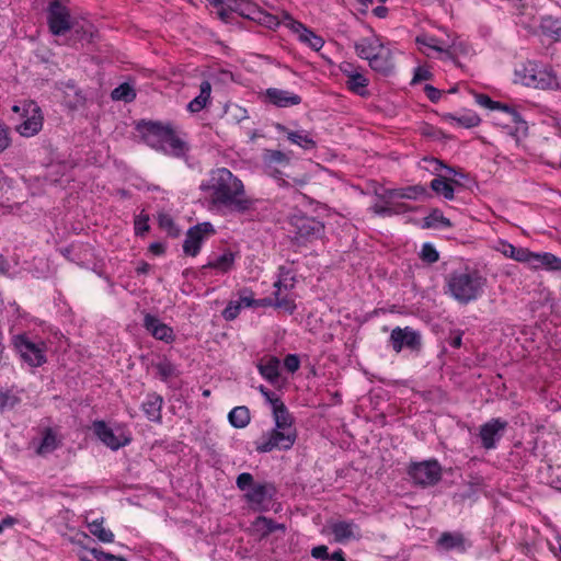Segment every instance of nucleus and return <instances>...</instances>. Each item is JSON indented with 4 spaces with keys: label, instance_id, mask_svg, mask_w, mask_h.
I'll list each match as a JSON object with an SVG mask.
<instances>
[{
    "label": "nucleus",
    "instance_id": "423d86ee",
    "mask_svg": "<svg viewBox=\"0 0 561 561\" xmlns=\"http://www.w3.org/2000/svg\"><path fill=\"white\" fill-rule=\"evenodd\" d=\"M236 483L241 491H245L244 497L247 502L255 505H261L265 501L271 500L276 493V489L272 483H255L253 476L249 472L240 473Z\"/></svg>",
    "mask_w": 561,
    "mask_h": 561
},
{
    "label": "nucleus",
    "instance_id": "473e14b6",
    "mask_svg": "<svg viewBox=\"0 0 561 561\" xmlns=\"http://www.w3.org/2000/svg\"><path fill=\"white\" fill-rule=\"evenodd\" d=\"M345 84L350 91L358 94L359 96H366L369 94L367 90L368 79L360 72H351Z\"/></svg>",
    "mask_w": 561,
    "mask_h": 561
},
{
    "label": "nucleus",
    "instance_id": "09e8293b",
    "mask_svg": "<svg viewBox=\"0 0 561 561\" xmlns=\"http://www.w3.org/2000/svg\"><path fill=\"white\" fill-rule=\"evenodd\" d=\"M420 257L423 262L432 264L438 261L439 254L431 243H424L420 253Z\"/></svg>",
    "mask_w": 561,
    "mask_h": 561
},
{
    "label": "nucleus",
    "instance_id": "b1692460",
    "mask_svg": "<svg viewBox=\"0 0 561 561\" xmlns=\"http://www.w3.org/2000/svg\"><path fill=\"white\" fill-rule=\"evenodd\" d=\"M65 85V103L71 111H76L83 107L87 102V98L82 90L77 87L73 80H69L64 83Z\"/></svg>",
    "mask_w": 561,
    "mask_h": 561
},
{
    "label": "nucleus",
    "instance_id": "cd10ccee",
    "mask_svg": "<svg viewBox=\"0 0 561 561\" xmlns=\"http://www.w3.org/2000/svg\"><path fill=\"white\" fill-rule=\"evenodd\" d=\"M163 399L160 394L149 393L142 403V410L147 417L152 422H161V409Z\"/></svg>",
    "mask_w": 561,
    "mask_h": 561
},
{
    "label": "nucleus",
    "instance_id": "1a4fd4ad",
    "mask_svg": "<svg viewBox=\"0 0 561 561\" xmlns=\"http://www.w3.org/2000/svg\"><path fill=\"white\" fill-rule=\"evenodd\" d=\"M408 473L415 484L422 486L434 485L440 480L442 468L436 460L412 462Z\"/></svg>",
    "mask_w": 561,
    "mask_h": 561
},
{
    "label": "nucleus",
    "instance_id": "72a5a7b5",
    "mask_svg": "<svg viewBox=\"0 0 561 561\" xmlns=\"http://www.w3.org/2000/svg\"><path fill=\"white\" fill-rule=\"evenodd\" d=\"M540 30L543 35L554 39L561 41V21L552 16H545L540 22Z\"/></svg>",
    "mask_w": 561,
    "mask_h": 561
},
{
    "label": "nucleus",
    "instance_id": "4be33fe9",
    "mask_svg": "<svg viewBox=\"0 0 561 561\" xmlns=\"http://www.w3.org/2000/svg\"><path fill=\"white\" fill-rule=\"evenodd\" d=\"M533 81L535 82V84H531L534 89L556 90L559 88V81L553 70L539 64Z\"/></svg>",
    "mask_w": 561,
    "mask_h": 561
},
{
    "label": "nucleus",
    "instance_id": "39448f33",
    "mask_svg": "<svg viewBox=\"0 0 561 561\" xmlns=\"http://www.w3.org/2000/svg\"><path fill=\"white\" fill-rule=\"evenodd\" d=\"M12 110L16 113L21 112L23 121L16 126V131L21 136L32 137L41 131L44 117L35 101H23L20 105H14Z\"/></svg>",
    "mask_w": 561,
    "mask_h": 561
},
{
    "label": "nucleus",
    "instance_id": "79ce46f5",
    "mask_svg": "<svg viewBox=\"0 0 561 561\" xmlns=\"http://www.w3.org/2000/svg\"><path fill=\"white\" fill-rule=\"evenodd\" d=\"M234 262V255L231 252L224 253L216 260L208 262L206 265H204V268H215L219 270L221 272H228Z\"/></svg>",
    "mask_w": 561,
    "mask_h": 561
},
{
    "label": "nucleus",
    "instance_id": "338daca9",
    "mask_svg": "<svg viewBox=\"0 0 561 561\" xmlns=\"http://www.w3.org/2000/svg\"><path fill=\"white\" fill-rule=\"evenodd\" d=\"M260 392L265 398V400L273 407V402H276L275 400H282L279 397H277L273 391L268 390L264 386L259 387Z\"/></svg>",
    "mask_w": 561,
    "mask_h": 561
},
{
    "label": "nucleus",
    "instance_id": "5701e85b",
    "mask_svg": "<svg viewBox=\"0 0 561 561\" xmlns=\"http://www.w3.org/2000/svg\"><path fill=\"white\" fill-rule=\"evenodd\" d=\"M190 150V145L181 139L174 128H172L165 141V151L162 152L178 159L187 160Z\"/></svg>",
    "mask_w": 561,
    "mask_h": 561
},
{
    "label": "nucleus",
    "instance_id": "774afa93",
    "mask_svg": "<svg viewBox=\"0 0 561 561\" xmlns=\"http://www.w3.org/2000/svg\"><path fill=\"white\" fill-rule=\"evenodd\" d=\"M373 210L375 214L380 216H392V206L390 205H379L376 204L373 206Z\"/></svg>",
    "mask_w": 561,
    "mask_h": 561
},
{
    "label": "nucleus",
    "instance_id": "6e6552de",
    "mask_svg": "<svg viewBox=\"0 0 561 561\" xmlns=\"http://www.w3.org/2000/svg\"><path fill=\"white\" fill-rule=\"evenodd\" d=\"M172 128L171 124L151 121H142L137 125L142 141L157 151H165V141Z\"/></svg>",
    "mask_w": 561,
    "mask_h": 561
},
{
    "label": "nucleus",
    "instance_id": "2eb2a0df",
    "mask_svg": "<svg viewBox=\"0 0 561 561\" xmlns=\"http://www.w3.org/2000/svg\"><path fill=\"white\" fill-rule=\"evenodd\" d=\"M474 98L479 105L491 110H499L506 114L508 122L515 124L516 131H525L527 129V123L522 118L520 114L514 107L492 101L488 95L484 94H476Z\"/></svg>",
    "mask_w": 561,
    "mask_h": 561
},
{
    "label": "nucleus",
    "instance_id": "de8ad7c7",
    "mask_svg": "<svg viewBox=\"0 0 561 561\" xmlns=\"http://www.w3.org/2000/svg\"><path fill=\"white\" fill-rule=\"evenodd\" d=\"M231 3V1L229 0H214L213 1V4L215 8H217V13L219 15V18L228 23V22H231V20L233 19V14L236 13V10H231L228 4Z\"/></svg>",
    "mask_w": 561,
    "mask_h": 561
},
{
    "label": "nucleus",
    "instance_id": "5fc2aeb1",
    "mask_svg": "<svg viewBox=\"0 0 561 561\" xmlns=\"http://www.w3.org/2000/svg\"><path fill=\"white\" fill-rule=\"evenodd\" d=\"M240 310H241V302H238V301H230L227 307L224 309L222 311V317L227 320V321H231V320H234L239 313H240Z\"/></svg>",
    "mask_w": 561,
    "mask_h": 561
},
{
    "label": "nucleus",
    "instance_id": "a878e982",
    "mask_svg": "<svg viewBox=\"0 0 561 561\" xmlns=\"http://www.w3.org/2000/svg\"><path fill=\"white\" fill-rule=\"evenodd\" d=\"M276 402H273V417L275 421V427H278L280 430H296L294 427V417L290 414L289 410L285 405V403L282 400H275Z\"/></svg>",
    "mask_w": 561,
    "mask_h": 561
},
{
    "label": "nucleus",
    "instance_id": "6ab92c4d",
    "mask_svg": "<svg viewBox=\"0 0 561 561\" xmlns=\"http://www.w3.org/2000/svg\"><path fill=\"white\" fill-rule=\"evenodd\" d=\"M331 534L336 542L343 543L360 537L359 527L353 520H337L330 524Z\"/></svg>",
    "mask_w": 561,
    "mask_h": 561
},
{
    "label": "nucleus",
    "instance_id": "f03ea898",
    "mask_svg": "<svg viewBox=\"0 0 561 561\" xmlns=\"http://www.w3.org/2000/svg\"><path fill=\"white\" fill-rule=\"evenodd\" d=\"M495 250L505 257L526 264L531 270L543 268L551 272H561V257L550 252H531L527 248L515 247L505 240H500Z\"/></svg>",
    "mask_w": 561,
    "mask_h": 561
},
{
    "label": "nucleus",
    "instance_id": "20e7f679",
    "mask_svg": "<svg viewBox=\"0 0 561 561\" xmlns=\"http://www.w3.org/2000/svg\"><path fill=\"white\" fill-rule=\"evenodd\" d=\"M486 277L477 268H466L458 275V302L469 304L477 300L484 291Z\"/></svg>",
    "mask_w": 561,
    "mask_h": 561
},
{
    "label": "nucleus",
    "instance_id": "8fccbe9b",
    "mask_svg": "<svg viewBox=\"0 0 561 561\" xmlns=\"http://www.w3.org/2000/svg\"><path fill=\"white\" fill-rule=\"evenodd\" d=\"M159 226L162 229H165L171 237H178L180 234V229L175 226L173 219L167 214L159 215Z\"/></svg>",
    "mask_w": 561,
    "mask_h": 561
},
{
    "label": "nucleus",
    "instance_id": "c03bdc74",
    "mask_svg": "<svg viewBox=\"0 0 561 561\" xmlns=\"http://www.w3.org/2000/svg\"><path fill=\"white\" fill-rule=\"evenodd\" d=\"M420 196H428L427 190L423 185H412L399 188L398 198L416 199Z\"/></svg>",
    "mask_w": 561,
    "mask_h": 561
},
{
    "label": "nucleus",
    "instance_id": "7ed1b4c3",
    "mask_svg": "<svg viewBox=\"0 0 561 561\" xmlns=\"http://www.w3.org/2000/svg\"><path fill=\"white\" fill-rule=\"evenodd\" d=\"M291 241L297 245H306L324 234V225L306 215H293L289 219Z\"/></svg>",
    "mask_w": 561,
    "mask_h": 561
},
{
    "label": "nucleus",
    "instance_id": "a18cd8bd",
    "mask_svg": "<svg viewBox=\"0 0 561 561\" xmlns=\"http://www.w3.org/2000/svg\"><path fill=\"white\" fill-rule=\"evenodd\" d=\"M481 119L477 113L470 110H462L458 113V125L472 128L480 124Z\"/></svg>",
    "mask_w": 561,
    "mask_h": 561
},
{
    "label": "nucleus",
    "instance_id": "680f3d73",
    "mask_svg": "<svg viewBox=\"0 0 561 561\" xmlns=\"http://www.w3.org/2000/svg\"><path fill=\"white\" fill-rule=\"evenodd\" d=\"M161 323V321L150 314V313H146L145 318H144V327L146 328L147 331H149L151 334H153L154 332V328H158V325Z\"/></svg>",
    "mask_w": 561,
    "mask_h": 561
},
{
    "label": "nucleus",
    "instance_id": "4d7b16f0",
    "mask_svg": "<svg viewBox=\"0 0 561 561\" xmlns=\"http://www.w3.org/2000/svg\"><path fill=\"white\" fill-rule=\"evenodd\" d=\"M11 145L9 128L0 122V153Z\"/></svg>",
    "mask_w": 561,
    "mask_h": 561
},
{
    "label": "nucleus",
    "instance_id": "bb28decb",
    "mask_svg": "<svg viewBox=\"0 0 561 561\" xmlns=\"http://www.w3.org/2000/svg\"><path fill=\"white\" fill-rule=\"evenodd\" d=\"M279 365L280 360L275 356H271L265 362L262 359L257 364V369L263 378L270 383L275 385L279 378Z\"/></svg>",
    "mask_w": 561,
    "mask_h": 561
},
{
    "label": "nucleus",
    "instance_id": "c85d7f7f",
    "mask_svg": "<svg viewBox=\"0 0 561 561\" xmlns=\"http://www.w3.org/2000/svg\"><path fill=\"white\" fill-rule=\"evenodd\" d=\"M382 45L380 39L376 35H373L370 38H363L360 42H355L354 48L358 57L369 60Z\"/></svg>",
    "mask_w": 561,
    "mask_h": 561
},
{
    "label": "nucleus",
    "instance_id": "4c0bfd02",
    "mask_svg": "<svg viewBox=\"0 0 561 561\" xmlns=\"http://www.w3.org/2000/svg\"><path fill=\"white\" fill-rule=\"evenodd\" d=\"M111 96L115 101L129 103L136 99V91L129 83L124 82L112 91Z\"/></svg>",
    "mask_w": 561,
    "mask_h": 561
},
{
    "label": "nucleus",
    "instance_id": "f257e3e1",
    "mask_svg": "<svg viewBox=\"0 0 561 561\" xmlns=\"http://www.w3.org/2000/svg\"><path fill=\"white\" fill-rule=\"evenodd\" d=\"M199 190L208 194L213 208L238 214L254 209L255 201L248 196L243 182L227 168L211 170L208 179L199 185Z\"/></svg>",
    "mask_w": 561,
    "mask_h": 561
},
{
    "label": "nucleus",
    "instance_id": "49530a36",
    "mask_svg": "<svg viewBox=\"0 0 561 561\" xmlns=\"http://www.w3.org/2000/svg\"><path fill=\"white\" fill-rule=\"evenodd\" d=\"M256 524L263 526L264 535H270L278 530L285 533L286 530V526L284 524L277 523L274 519L266 516H259L256 519Z\"/></svg>",
    "mask_w": 561,
    "mask_h": 561
},
{
    "label": "nucleus",
    "instance_id": "e433bc0d",
    "mask_svg": "<svg viewBox=\"0 0 561 561\" xmlns=\"http://www.w3.org/2000/svg\"><path fill=\"white\" fill-rule=\"evenodd\" d=\"M58 447L57 436L50 427H46L43 432L42 442L37 448L41 455L49 454Z\"/></svg>",
    "mask_w": 561,
    "mask_h": 561
},
{
    "label": "nucleus",
    "instance_id": "f704fd0d",
    "mask_svg": "<svg viewBox=\"0 0 561 561\" xmlns=\"http://www.w3.org/2000/svg\"><path fill=\"white\" fill-rule=\"evenodd\" d=\"M451 221L444 217L442 210L435 208L431 211L428 216H426L423 219V229H431V228H449L451 227Z\"/></svg>",
    "mask_w": 561,
    "mask_h": 561
},
{
    "label": "nucleus",
    "instance_id": "7c9ffc66",
    "mask_svg": "<svg viewBox=\"0 0 561 561\" xmlns=\"http://www.w3.org/2000/svg\"><path fill=\"white\" fill-rule=\"evenodd\" d=\"M211 93V84L208 80L202 81L199 94L187 104V111L191 113L201 112L208 103Z\"/></svg>",
    "mask_w": 561,
    "mask_h": 561
},
{
    "label": "nucleus",
    "instance_id": "a211bd4d",
    "mask_svg": "<svg viewBox=\"0 0 561 561\" xmlns=\"http://www.w3.org/2000/svg\"><path fill=\"white\" fill-rule=\"evenodd\" d=\"M390 341L392 348L397 353L401 352L403 346H407L411 350H419L421 346L420 334L411 330L409 327L404 329L399 327L394 328L391 332Z\"/></svg>",
    "mask_w": 561,
    "mask_h": 561
},
{
    "label": "nucleus",
    "instance_id": "37998d69",
    "mask_svg": "<svg viewBox=\"0 0 561 561\" xmlns=\"http://www.w3.org/2000/svg\"><path fill=\"white\" fill-rule=\"evenodd\" d=\"M77 556L80 561H106L107 552L96 548L83 547V549L78 550Z\"/></svg>",
    "mask_w": 561,
    "mask_h": 561
},
{
    "label": "nucleus",
    "instance_id": "c756f323",
    "mask_svg": "<svg viewBox=\"0 0 561 561\" xmlns=\"http://www.w3.org/2000/svg\"><path fill=\"white\" fill-rule=\"evenodd\" d=\"M537 65V62L530 60L519 64L515 69V81L531 88V84H535L533 77L536 73Z\"/></svg>",
    "mask_w": 561,
    "mask_h": 561
},
{
    "label": "nucleus",
    "instance_id": "a19ab883",
    "mask_svg": "<svg viewBox=\"0 0 561 561\" xmlns=\"http://www.w3.org/2000/svg\"><path fill=\"white\" fill-rule=\"evenodd\" d=\"M153 367L157 371V376L162 381H168L170 378L175 377L178 375L176 367L167 358L153 364Z\"/></svg>",
    "mask_w": 561,
    "mask_h": 561
},
{
    "label": "nucleus",
    "instance_id": "ddd939ff",
    "mask_svg": "<svg viewBox=\"0 0 561 561\" xmlns=\"http://www.w3.org/2000/svg\"><path fill=\"white\" fill-rule=\"evenodd\" d=\"M424 160L426 162H430L433 168V171L435 173H437L436 178L433 179L431 182V188L436 194L443 195L447 199H453L454 198L453 185L448 182V180L445 175H443L438 172L442 171L443 169H446L449 173H456V170L451 167H446L445 164H443L442 161L434 159V158L424 159Z\"/></svg>",
    "mask_w": 561,
    "mask_h": 561
},
{
    "label": "nucleus",
    "instance_id": "393cba45",
    "mask_svg": "<svg viewBox=\"0 0 561 561\" xmlns=\"http://www.w3.org/2000/svg\"><path fill=\"white\" fill-rule=\"evenodd\" d=\"M419 45V49L427 57H432L434 53L444 55V58L454 59L453 53L449 49H444L438 45V39L435 37L421 35L415 39Z\"/></svg>",
    "mask_w": 561,
    "mask_h": 561
},
{
    "label": "nucleus",
    "instance_id": "2f4dec72",
    "mask_svg": "<svg viewBox=\"0 0 561 561\" xmlns=\"http://www.w3.org/2000/svg\"><path fill=\"white\" fill-rule=\"evenodd\" d=\"M276 128L282 133H286L287 139L290 142L298 145L306 150L314 149L317 146L316 141L308 134L289 130L287 127L280 124H278Z\"/></svg>",
    "mask_w": 561,
    "mask_h": 561
},
{
    "label": "nucleus",
    "instance_id": "f3484780",
    "mask_svg": "<svg viewBox=\"0 0 561 561\" xmlns=\"http://www.w3.org/2000/svg\"><path fill=\"white\" fill-rule=\"evenodd\" d=\"M93 432L103 444L113 450L130 443V437L124 434L116 435L104 421H95L93 423Z\"/></svg>",
    "mask_w": 561,
    "mask_h": 561
},
{
    "label": "nucleus",
    "instance_id": "9d476101",
    "mask_svg": "<svg viewBox=\"0 0 561 561\" xmlns=\"http://www.w3.org/2000/svg\"><path fill=\"white\" fill-rule=\"evenodd\" d=\"M13 343L21 357L31 366L38 367L46 362L44 344L33 343L25 334L14 336Z\"/></svg>",
    "mask_w": 561,
    "mask_h": 561
},
{
    "label": "nucleus",
    "instance_id": "4468645a",
    "mask_svg": "<svg viewBox=\"0 0 561 561\" xmlns=\"http://www.w3.org/2000/svg\"><path fill=\"white\" fill-rule=\"evenodd\" d=\"M284 25L298 34L299 41L307 44L312 49L320 50L323 47V38L307 28L302 23L296 21L289 13H284Z\"/></svg>",
    "mask_w": 561,
    "mask_h": 561
},
{
    "label": "nucleus",
    "instance_id": "603ef678",
    "mask_svg": "<svg viewBox=\"0 0 561 561\" xmlns=\"http://www.w3.org/2000/svg\"><path fill=\"white\" fill-rule=\"evenodd\" d=\"M152 336L167 343L173 341L174 339L173 330L162 322L158 325V328H154Z\"/></svg>",
    "mask_w": 561,
    "mask_h": 561
},
{
    "label": "nucleus",
    "instance_id": "864d4df0",
    "mask_svg": "<svg viewBox=\"0 0 561 561\" xmlns=\"http://www.w3.org/2000/svg\"><path fill=\"white\" fill-rule=\"evenodd\" d=\"M20 402L19 397L10 391L0 390V410L12 409Z\"/></svg>",
    "mask_w": 561,
    "mask_h": 561
},
{
    "label": "nucleus",
    "instance_id": "ea45409f",
    "mask_svg": "<svg viewBox=\"0 0 561 561\" xmlns=\"http://www.w3.org/2000/svg\"><path fill=\"white\" fill-rule=\"evenodd\" d=\"M90 533L102 542H113L114 534L103 527V519L94 520L88 525Z\"/></svg>",
    "mask_w": 561,
    "mask_h": 561
},
{
    "label": "nucleus",
    "instance_id": "13d9d810",
    "mask_svg": "<svg viewBox=\"0 0 561 561\" xmlns=\"http://www.w3.org/2000/svg\"><path fill=\"white\" fill-rule=\"evenodd\" d=\"M255 300L256 299L253 298L252 290H250L248 288H243L239 291V301L238 302H241V307L242 306L254 307Z\"/></svg>",
    "mask_w": 561,
    "mask_h": 561
},
{
    "label": "nucleus",
    "instance_id": "3c124183",
    "mask_svg": "<svg viewBox=\"0 0 561 561\" xmlns=\"http://www.w3.org/2000/svg\"><path fill=\"white\" fill-rule=\"evenodd\" d=\"M275 302L274 307L285 310L287 313L291 314L296 310V304L293 299L287 297H279V293L275 291Z\"/></svg>",
    "mask_w": 561,
    "mask_h": 561
},
{
    "label": "nucleus",
    "instance_id": "dca6fc26",
    "mask_svg": "<svg viewBox=\"0 0 561 561\" xmlns=\"http://www.w3.org/2000/svg\"><path fill=\"white\" fill-rule=\"evenodd\" d=\"M507 422L501 419H492L480 427L479 436L485 449H493L501 439Z\"/></svg>",
    "mask_w": 561,
    "mask_h": 561
},
{
    "label": "nucleus",
    "instance_id": "aec40b11",
    "mask_svg": "<svg viewBox=\"0 0 561 561\" xmlns=\"http://www.w3.org/2000/svg\"><path fill=\"white\" fill-rule=\"evenodd\" d=\"M368 61L374 71L383 76H389L394 69L391 49L385 45H382Z\"/></svg>",
    "mask_w": 561,
    "mask_h": 561
},
{
    "label": "nucleus",
    "instance_id": "f8f14e48",
    "mask_svg": "<svg viewBox=\"0 0 561 561\" xmlns=\"http://www.w3.org/2000/svg\"><path fill=\"white\" fill-rule=\"evenodd\" d=\"M214 233V226L208 221L191 227L186 232V237L183 243L184 253L190 256H196L201 250V245L205 237Z\"/></svg>",
    "mask_w": 561,
    "mask_h": 561
},
{
    "label": "nucleus",
    "instance_id": "9b49d317",
    "mask_svg": "<svg viewBox=\"0 0 561 561\" xmlns=\"http://www.w3.org/2000/svg\"><path fill=\"white\" fill-rule=\"evenodd\" d=\"M47 22L54 35H64L71 28L70 12L59 0H54L48 8Z\"/></svg>",
    "mask_w": 561,
    "mask_h": 561
},
{
    "label": "nucleus",
    "instance_id": "bf43d9fd",
    "mask_svg": "<svg viewBox=\"0 0 561 561\" xmlns=\"http://www.w3.org/2000/svg\"><path fill=\"white\" fill-rule=\"evenodd\" d=\"M284 366L289 373H295L300 367V359L296 354H288L284 358Z\"/></svg>",
    "mask_w": 561,
    "mask_h": 561
},
{
    "label": "nucleus",
    "instance_id": "58836bf2",
    "mask_svg": "<svg viewBox=\"0 0 561 561\" xmlns=\"http://www.w3.org/2000/svg\"><path fill=\"white\" fill-rule=\"evenodd\" d=\"M256 14L252 15L253 16V21H256L259 22L260 24L268 27V28H273L275 26H278L280 23L284 24V13H282V16H276V15H273L271 13H267L263 10H255Z\"/></svg>",
    "mask_w": 561,
    "mask_h": 561
},
{
    "label": "nucleus",
    "instance_id": "e2e57ef3",
    "mask_svg": "<svg viewBox=\"0 0 561 561\" xmlns=\"http://www.w3.org/2000/svg\"><path fill=\"white\" fill-rule=\"evenodd\" d=\"M267 159L270 162H275V163H288V161H289L288 157L279 150L268 151Z\"/></svg>",
    "mask_w": 561,
    "mask_h": 561
},
{
    "label": "nucleus",
    "instance_id": "052dcab7",
    "mask_svg": "<svg viewBox=\"0 0 561 561\" xmlns=\"http://www.w3.org/2000/svg\"><path fill=\"white\" fill-rule=\"evenodd\" d=\"M432 78V72L425 67H417L414 71V76L412 79V84L419 83L421 81H426Z\"/></svg>",
    "mask_w": 561,
    "mask_h": 561
},
{
    "label": "nucleus",
    "instance_id": "69168bd1",
    "mask_svg": "<svg viewBox=\"0 0 561 561\" xmlns=\"http://www.w3.org/2000/svg\"><path fill=\"white\" fill-rule=\"evenodd\" d=\"M423 90L431 102L436 103L439 100L442 94L440 90L431 84H425Z\"/></svg>",
    "mask_w": 561,
    "mask_h": 561
},
{
    "label": "nucleus",
    "instance_id": "0e129e2a",
    "mask_svg": "<svg viewBox=\"0 0 561 561\" xmlns=\"http://www.w3.org/2000/svg\"><path fill=\"white\" fill-rule=\"evenodd\" d=\"M311 556L314 559L328 560L331 554H329L327 546L320 545L311 549Z\"/></svg>",
    "mask_w": 561,
    "mask_h": 561
},
{
    "label": "nucleus",
    "instance_id": "6e6d98bb",
    "mask_svg": "<svg viewBox=\"0 0 561 561\" xmlns=\"http://www.w3.org/2000/svg\"><path fill=\"white\" fill-rule=\"evenodd\" d=\"M437 546L444 550H450L456 547V537L449 533H444L437 540Z\"/></svg>",
    "mask_w": 561,
    "mask_h": 561
},
{
    "label": "nucleus",
    "instance_id": "c9c22d12",
    "mask_svg": "<svg viewBox=\"0 0 561 561\" xmlns=\"http://www.w3.org/2000/svg\"><path fill=\"white\" fill-rule=\"evenodd\" d=\"M230 424L236 428H243L250 422V411L247 407L233 408L228 415Z\"/></svg>",
    "mask_w": 561,
    "mask_h": 561
},
{
    "label": "nucleus",
    "instance_id": "412c9836",
    "mask_svg": "<svg viewBox=\"0 0 561 561\" xmlns=\"http://www.w3.org/2000/svg\"><path fill=\"white\" fill-rule=\"evenodd\" d=\"M265 96L270 103L277 107H289L299 105L301 96L287 90L270 88L265 92Z\"/></svg>",
    "mask_w": 561,
    "mask_h": 561
},
{
    "label": "nucleus",
    "instance_id": "0eeeda50",
    "mask_svg": "<svg viewBox=\"0 0 561 561\" xmlns=\"http://www.w3.org/2000/svg\"><path fill=\"white\" fill-rule=\"evenodd\" d=\"M296 439V430L287 431L274 427L255 443V449L261 454L270 453L274 449L288 450L294 446Z\"/></svg>",
    "mask_w": 561,
    "mask_h": 561
}]
</instances>
